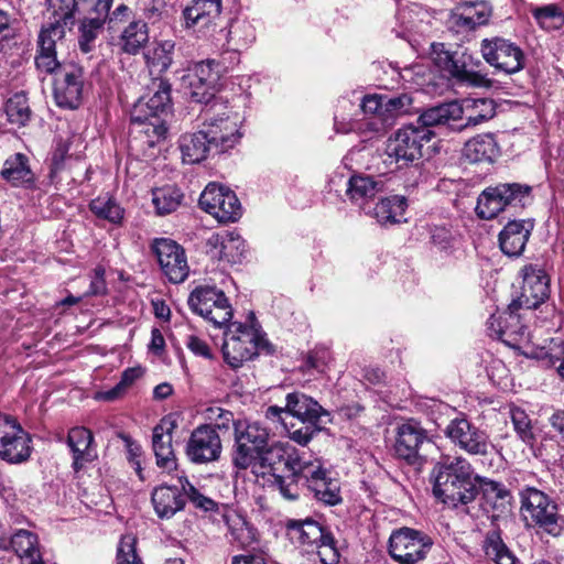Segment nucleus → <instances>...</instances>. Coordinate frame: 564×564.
I'll list each match as a JSON object with an SVG mask.
<instances>
[{
  "label": "nucleus",
  "mask_w": 564,
  "mask_h": 564,
  "mask_svg": "<svg viewBox=\"0 0 564 564\" xmlns=\"http://www.w3.org/2000/svg\"><path fill=\"white\" fill-rule=\"evenodd\" d=\"M209 419L214 421L212 427H215L216 432H229L230 429L235 431V424L238 420H235L234 413L220 408L209 409Z\"/></svg>",
  "instance_id": "obj_61"
},
{
  "label": "nucleus",
  "mask_w": 564,
  "mask_h": 564,
  "mask_svg": "<svg viewBox=\"0 0 564 564\" xmlns=\"http://www.w3.org/2000/svg\"><path fill=\"white\" fill-rule=\"evenodd\" d=\"M178 482L182 484V489L185 496L196 508L204 511H212L217 507V503L200 494L185 477H180Z\"/></svg>",
  "instance_id": "obj_58"
},
{
  "label": "nucleus",
  "mask_w": 564,
  "mask_h": 564,
  "mask_svg": "<svg viewBox=\"0 0 564 564\" xmlns=\"http://www.w3.org/2000/svg\"><path fill=\"white\" fill-rule=\"evenodd\" d=\"M510 417L513 424L514 431L519 437L527 444H532L534 441V434L531 425V420L524 410L520 408H512L510 410Z\"/></svg>",
  "instance_id": "obj_53"
},
{
  "label": "nucleus",
  "mask_w": 564,
  "mask_h": 564,
  "mask_svg": "<svg viewBox=\"0 0 564 564\" xmlns=\"http://www.w3.org/2000/svg\"><path fill=\"white\" fill-rule=\"evenodd\" d=\"M431 243L438 250L447 252L453 245V235L445 226H433L430 228Z\"/></svg>",
  "instance_id": "obj_64"
},
{
  "label": "nucleus",
  "mask_w": 564,
  "mask_h": 564,
  "mask_svg": "<svg viewBox=\"0 0 564 564\" xmlns=\"http://www.w3.org/2000/svg\"><path fill=\"white\" fill-rule=\"evenodd\" d=\"M317 500L328 506L338 505L341 501L339 484L335 479H330L327 475L317 481H313L311 489Z\"/></svg>",
  "instance_id": "obj_49"
},
{
  "label": "nucleus",
  "mask_w": 564,
  "mask_h": 564,
  "mask_svg": "<svg viewBox=\"0 0 564 564\" xmlns=\"http://www.w3.org/2000/svg\"><path fill=\"white\" fill-rule=\"evenodd\" d=\"M431 546L432 540L426 534L410 528L393 531L389 539V553L401 564L424 560Z\"/></svg>",
  "instance_id": "obj_11"
},
{
  "label": "nucleus",
  "mask_w": 564,
  "mask_h": 564,
  "mask_svg": "<svg viewBox=\"0 0 564 564\" xmlns=\"http://www.w3.org/2000/svg\"><path fill=\"white\" fill-rule=\"evenodd\" d=\"M223 451L220 434L212 425L197 426L186 445V455L195 464L218 460Z\"/></svg>",
  "instance_id": "obj_21"
},
{
  "label": "nucleus",
  "mask_w": 564,
  "mask_h": 564,
  "mask_svg": "<svg viewBox=\"0 0 564 564\" xmlns=\"http://www.w3.org/2000/svg\"><path fill=\"white\" fill-rule=\"evenodd\" d=\"M215 61H202L189 67L181 85L192 101L208 105L219 88L220 72Z\"/></svg>",
  "instance_id": "obj_9"
},
{
  "label": "nucleus",
  "mask_w": 564,
  "mask_h": 564,
  "mask_svg": "<svg viewBox=\"0 0 564 564\" xmlns=\"http://www.w3.org/2000/svg\"><path fill=\"white\" fill-rule=\"evenodd\" d=\"M481 54L488 64L506 74H514L524 68L523 51L509 40L502 37L484 40Z\"/></svg>",
  "instance_id": "obj_15"
},
{
  "label": "nucleus",
  "mask_w": 564,
  "mask_h": 564,
  "mask_svg": "<svg viewBox=\"0 0 564 564\" xmlns=\"http://www.w3.org/2000/svg\"><path fill=\"white\" fill-rule=\"evenodd\" d=\"M478 495L484 503L497 512V517L508 513L512 505V495L507 486L485 476H475Z\"/></svg>",
  "instance_id": "obj_26"
},
{
  "label": "nucleus",
  "mask_w": 564,
  "mask_h": 564,
  "mask_svg": "<svg viewBox=\"0 0 564 564\" xmlns=\"http://www.w3.org/2000/svg\"><path fill=\"white\" fill-rule=\"evenodd\" d=\"M221 0H194L183 10L186 28L206 29L219 18Z\"/></svg>",
  "instance_id": "obj_31"
},
{
  "label": "nucleus",
  "mask_w": 564,
  "mask_h": 564,
  "mask_svg": "<svg viewBox=\"0 0 564 564\" xmlns=\"http://www.w3.org/2000/svg\"><path fill=\"white\" fill-rule=\"evenodd\" d=\"M520 274L522 276L520 295L509 305L512 313L520 308H536L549 297L550 293L549 278L538 264L524 265Z\"/></svg>",
  "instance_id": "obj_14"
},
{
  "label": "nucleus",
  "mask_w": 564,
  "mask_h": 564,
  "mask_svg": "<svg viewBox=\"0 0 564 564\" xmlns=\"http://www.w3.org/2000/svg\"><path fill=\"white\" fill-rule=\"evenodd\" d=\"M159 264L173 283L183 282L188 275V264L185 251L177 242L167 238L155 239L152 246Z\"/></svg>",
  "instance_id": "obj_20"
},
{
  "label": "nucleus",
  "mask_w": 564,
  "mask_h": 564,
  "mask_svg": "<svg viewBox=\"0 0 564 564\" xmlns=\"http://www.w3.org/2000/svg\"><path fill=\"white\" fill-rule=\"evenodd\" d=\"M138 124L141 129L140 133H143L147 138V143L149 147H154L158 142L165 138L167 132V128L164 123L163 119L150 118L144 122H133Z\"/></svg>",
  "instance_id": "obj_54"
},
{
  "label": "nucleus",
  "mask_w": 564,
  "mask_h": 564,
  "mask_svg": "<svg viewBox=\"0 0 564 564\" xmlns=\"http://www.w3.org/2000/svg\"><path fill=\"white\" fill-rule=\"evenodd\" d=\"M171 109V85L159 80L158 89L148 98H140L132 110V122H144L150 118L163 119Z\"/></svg>",
  "instance_id": "obj_22"
},
{
  "label": "nucleus",
  "mask_w": 564,
  "mask_h": 564,
  "mask_svg": "<svg viewBox=\"0 0 564 564\" xmlns=\"http://www.w3.org/2000/svg\"><path fill=\"white\" fill-rule=\"evenodd\" d=\"M74 25H65L64 21L58 19L48 18V21L43 25L39 35V47L48 52L50 50L56 51V44L65 37L66 31L72 30Z\"/></svg>",
  "instance_id": "obj_46"
},
{
  "label": "nucleus",
  "mask_w": 564,
  "mask_h": 564,
  "mask_svg": "<svg viewBox=\"0 0 564 564\" xmlns=\"http://www.w3.org/2000/svg\"><path fill=\"white\" fill-rule=\"evenodd\" d=\"M207 253L219 261L238 263L246 251L242 237L234 231L213 234L206 242Z\"/></svg>",
  "instance_id": "obj_24"
},
{
  "label": "nucleus",
  "mask_w": 564,
  "mask_h": 564,
  "mask_svg": "<svg viewBox=\"0 0 564 564\" xmlns=\"http://www.w3.org/2000/svg\"><path fill=\"white\" fill-rule=\"evenodd\" d=\"M491 14V8L486 1H477L470 6H466L462 14L466 24L478 26L486 24Z\"/></svg>",
  "instance_id": "obj_56"
},
{
  "label": "nucleus",
  "mask_w": 564,
  "mask_h": 564,
  "mask_svg": "<svg viewBox=\"0 0 564 564\" xmlns=\"http://www.w3.org/2000/svg\"><path fill=\"white\" fill-rule=\"evenodd\" d=\"M521 511L530 525L557 536L564 529V518L557 512L556 503L543 491L527 487L520 492Z\"/></svg>",
  "instance_id": "obj_6"
},
{
  "label": "nucleus",
  "mask_w": 564,
  "mask_h": 564,
  "mask_svg": "<svg viewBox=\"0 0 564 564\" xmlns=\"http://www.w3.org/2000/svg\"><path fill=\"white\" fill-rule=\"evenodd\" d=\"M191 311L216 328H223L231 321L234 311L225 293L214 286H197L188 296Z\"/></svg>",
  "instance_id": "obj_8"
},
{
  "label": "nucleus",
  "mask_w": 564,
  "mask_h": 564,
  "mask_svg": "<svg viewBox=\"0 0 564 564\" xmlns=\"http://www.w3.org/2000/svg\"><path fill=\"white\" fill-rule=\"evenodd\" d=\"M263 344L264 339L253 326L239 322L227 324L223 344L225 361L232 368H239L257 356Z\"/></svg>",
  "instance_id": "obj_7"
},
{
  "label": "nucleus",
  "mask_w": 564,
  "mask_h": 564,
  "mask_svg": "<svg viewBox=\"0 0 564 564\" xmlns=\"http://www.w3.org/2000/svg\"><path fill=\"white\" fill-rule=\"evenodd\" d=\"M1 176L13 186L31 184L34 181L29 159L22 153H15L4 161Z\"/></svg>",
  "instance_id": "obj_38"
},
{
  "label": "nucleus",
  "mask_w": 564,
  "mask_h": 564,
  "mask_svg": "<svg viewBox=\"0 0 564 564\" xmlns=\"http://www.w3.org/2000/svg\"><path fill=\"white\" fill-rule=\"evenodd\" d=\"M406 199L404 196L393 195L382 198L372 209V217L383 226L394 225L400 221L406 209Z\"/></svg>",
  "instance_id": "obj_39"
},
{
  "label": "nucleus",
  "mask_w": 564,
  "mask_h": 564,
  "mask_svg": "<svg viewBox=\"0 0 564 564\" xmlns=\"http://www.w3.org/2000/svg\"><path fill=\"white\" fill-rule=\"evenodd\" d=\"M431 58L434 64L458 83L473 87H490L491 79L479 72L468 68L467 56L465 53L451 52L446 50L443 43H433Z\"/></svg>",
  "instance_id": "obj_10"
},
{
  "label": "nucleus",
  "mask_w": 564,
  "mask_h": 564,
  "mask_svg": "<svg viewBox=\"0 0 564 564\" xmlns=\"http://www.w3.org/2000/svg\"><path fill=\"white\" fill-rule=\"evenodd\" d=\"M79 37L78 45L83 53H89L93 50V44L101 31L105 22H95L88 20H79Z\"/></svg>",
  "instance_id": "obj_55"
},
{
  "label": "nucleus",
  "mask_w": 564,
  "mask_h": 564,
  "mask_svg": "<svg viewBox=\"0 0 564 564\" xmlns=\"http://www.w3.org/2000/svg\"><path fill=\"white\" fill-rule=\"evenodd\" d=\"M444 434L455 446L469 455L485 456L488 454L489 436L465 417L452 420L445 427Z\"/></svg>",
  "instance_id": "obj_17"
},
{
  "label": "nucleus",
  "mask_w": 564,
  "mask_h": 564,
  "mask_svg": "<svg viewBox=\"0 0 564 564\" xmlns=\"http://www.w3.org/2000/svg\"><path fill=\"white\" fill-rule=\"evenodd\" d=\"M149 42V29L142 20L131 21L121 32L120 45L124 53L135 55Z\"/></svg>",
  "instance_id": "obj_40"
},
{
  "label": "nucleus",
  "mask_w": 564,
  "mask_h": 564,
  "mask_svg": "<svg viewBox=\"0 0 564 564\" xmlns=\"http://www.w3.org/2000/svg\"><path fill=\"white\" fill-rule=\"evenodd\" d=\"M434 495L451 508L466 509L478 496L471 464L462 456H445L433 468Z\"/></svg>",
  "instance_id": "obj_2"
},
{
  "label": "nucleus",
  "mask_w": 564,
  "mask_h": 564,
  "mask_svg": "<svg viewBox=\"0 0 564 564\" xmlns=\"http://www.w3.org/2000/svg\"><path fill=\"white\" fill-rule=\"evenodd\" d=\"M199 206L220 223L236 221L242 214L241 204L230 188L209 183L199 197Z\"/></svg>",
  "instance_id": "obj_12"
},
{
  "label": "nucleus",
  "mask_w": 564,
  "mask_h": 564,
  "mask_svg": "<svg viewBox=\"0 0 564 564\" xmlns=\"http://www.w3.org/2000/svg\"><path fill=\"white\" fill-rule=\"evenodd\" d=\"M31 438L11 416L0 414V458L10 464L26 462L31 456Z\"/></svg>",
  "instance_id": "obj_13"
},
{
  "label": "nucleus",
  "mask_w": 564,
  "mask_h": 564,
  "mask_svg": "<svg viewBox=\"0 0 564 564\" xmlns=\"http://www.w3.org/2000/svg\"><path fill=\"white\" fill-rule=\"evenodd\" d=\"M533 17L544 30H558L564 25V12L556 4L534 9Z\"/></svg>",
  "instance_id": "obj_50"
},
{
  "label": "nucleus",
  "mask_w": 564,
  "mask_h": 564,
  "mask_svg": "<svg viewBox=\"0 0 564 564\" xmlns=\"http://www.w3.org/2000/svg\"><path fill=\"white\" fill-rule=\"evenodd\" d=\"M314 547H316L317 554L323 564L338 563L339 553L335 546V540L329 532H326L323 540L318 541Z\"/></svg>",
  "instance_id": "obj_60"
},
{
  "label": "nucleus",
  "mask_w": 564,
  "mask_h": 564,
  "mask_svg": "<svg viewBox=\"0 0 564 564\" xmlns=\"http://www.w3.org/2000/svg\"><path fill=\"white\" fill-rule=\"evenodd\" d=\"M286 534L293 543L314 546L327 532L317 521L290 519L285 523Z\"/></svg>",
  "instance_id": "obj_32"
},
{
  "label": "nucleus",
  "mask_w": 564,
  "mask_h": 564,
  "mask_svg": "<svg viewBox=\"0 0 564 564\" xmlns=\"http://www.w3.org/2000/svg\"><path fill=\"white\" fill-rule=\"evenodd\" d=\"M112 0H77L76 17L78 20L106 22Z\"/></svg>",
  "instance_id": "obj_45"
},
{
  "label": "nucleus",
  "mask_w": 564,
  "mask_h": 564,
  "mask_svg": "<svg viewBox=\"0 0 564 564\" xmlns=\"http://www.w3.org/2000/svg\"><path fill=\"white\" fill-rule=\"evenodd\" d=\"M151 501L160 519H171L183 510L186 503L182 484L161 485L152 491Z\"/></svg>",
  "instance_id": "obj_28"
},
{
  "label": "nucleus",
  "mask_w": 564,
  "mask_h": 564,
  "mask_svg": "<svg viewBox=\"0 0 564 564\" xmlns=\"http://www.w3.org/2000/svg\"><path fill=\"white\" fill-rule=\"evenodd\" d=\"M323 414H326L324 409L311 397L301 393L292 392L285 398V406L271 405L265 411V417L279 419L284 425L283 415H291L302 422H319Z\"/></svg>",
  "instance_id": "obj_19"
},
{
  "label": "nucleus",
  "mask_w": 564,
  "mask_h": 564,
  "mask_svg": "<svg viewBox=\"0 0 564 564\" xmlns=\"http://www.w3.org/2000/svg\"><path fill=\"white\" fill-rule=\"evenodd\" d=\"M462 109L460 118L445 123L452 130L462 131L467 127H475L482 123L495 116V105L490 99H466L463 104L455 101Z\"/></svg>",
  "instance_id": "obj_27"
},
{
  "label": "nucleus",
  "mask_w": 564,
  "mask_h": 564,
  "mask_svg": "<svg viewBox=\"0 0 564 564\" xmlns=\"http://www.w3.org/2000/svg\"><path fill=\"white\" fill-rule=\"evenodd\" d=\"M228 527L229 540L240 547H248L256 541L254 529L237 514H224Z\"/></svg>",
  "instance_id": "obj_42"
},
{
  "label": "nucleus",
  "mask_w": 564,
  "mask_h": 564,
  "mask_svg": "<svg viewBox=\"0 0 564 564\" xmlns=\"http://www.w3.org/2000/svg\"><path fill=\"white\" fill-rule=\"evenodd\" d=\"M273 486L276 487L281 496L288 500H295L300 496L299 482L300 480L290 473L288 476L273 475Z\"/></svg>",
  "instance_id": "obj_59"
},
{
  "label": "nucleus",
  "mask_w": 564,
  "mask_h": 564,
  "mask_svg": "<svg viewBox=\"0 0 564 564\" xmlns=\"http://www.w3.org/2000/svg\"><path fill=\"white\" fill-rule=\"evenodd\" d=\"M412 104V98L406 94H401L394 97L384 96V115L388 117H395L405 113Z\"/></svg>",
  "instance_id": "obj_63"
},
{
  "label": "nucleus",
  "mask_w": 564,
  "mask_h": 564,
  "mask_svg": "<svg viewBox=\"0 0 564 564\" xmlns=\"http://www.w3.org/2000/svg\"><path fill=\"white\" fill-rule=\"evenodd\" d=\"M318 423L319 422H302L300 427H295V425L292 424L291 429L288 430L289 436L292 441L304 446L308 444L314 434L321 430Z\"/></svg>",
  "instance_id": "obj_62"
},
{
  "label": "nucleus",
  "mask_w": 564,
  "mask_h": 564,
  "mask_svg": "<svg viewBox=\"0 0 564 564\" xmlns=\"http://www.w3.org/2000/svg\"><path fill=\"white\" fill-rule=\"evenodd\" d=\"M21 564H45L39 546L37 535L29 530L18 529L11 535V545Z\"/></svg>",
  "instance_id": "obj_33"
},
{
  "label": "nucleus",
  "mask_w": 564,
  "mask_h": 564,
  "mask_svg": "<svg viewBox=\"0 0 564 564\" xmlns=\"http://www.w3.org/2000/svg\"><path fill=\"white\" fill-rule=\"evenodd\" d=\"M51 15L64 21L65 25H75L77 0H46Z\"/></svg>",
  "instance_id": "obj_52"
},
{
  "label": "nucleus",
  "mask_w": 564,
  "mask_h": 564,
  "mask_svg": "<svg viewBox=\"0 0 564 564\" xmlns=\"http://www.w3.org/2000/svg\"><path fill=\"white\" fill-rule=\"evenodd\" d=\"M137 538L126 534L121 538L117 550V564H143L137 555Z\"/></svg>",
  "instance_id": "obj_57"
},
{
  "label": "nucleus",
  "mask_w": 564,
  "mask_h": 564,
  "mask_svg": "<svg viewBox=\"0 0 564 564\" xmlns=\"http://www.w3.org/2000/svg\"><path fill=\"white\" fill-rule=\"evenodd\" d=\"M431 443L425 429L415 421H408L397 427L393 451L409 465L420 466L423 463L422 449Z\"/></svg>",
  "instance_id": "obj_16"
},
{
  "label": "nucleus",
  "mask_w": 564,
  "mask_h": 564,
  "mask_svg": "<svg viewBox=\"0 0 564 564\" xmlns=\"http://www.w3.org/2000/svg\"><path fill=\"white\" fill-rule=\"evenodd\" d=\"M532 200L531 186L520 183H501L481 192L475 210L479 218L492 219L508 208L522 209Z\"/></svg>",
  "instance_id": "obj_4"
},
{
  "label": "nucleus",
  "mask_w": 564,
  "mask_h": 564,
  "mask_svg": "<svg viewBox=\"0 0 564 564\" xmlns=\"http://www.w3.org/2000/svg\"><path fill=\"white\" fill-rule=\"evenodd\" d=\"M499 153L492 134H478L465 143L463 154L471 163L492 162Z\"/></svg>",
  "instance_id": "obj_35"
},
{
  "label": "nucleus",
  "mask_w": 564,
  "mask_h": 564,
  "mask_svg": "<svg viewBox=\"0 0 564 564\" xmlns=\"http://www.w3.org/2000/svg\"><path fill=\"white\" fill-rule=\"evenodd\" d=\"M270 440L268 427L256 421L238 420L235 424L232 464L238 469L256 467L259 455Z\"/></svg>",
  "instance_id": "obj_5"
},
{
  "label": "nucleus",
  "mask_w": 564,
  "mask_h": 564,
  "mask_svg": "<svg viewBox=\"0 0 564 564\" xmlns=\"http://www.w3.org/2000/svg\"><path fill=\"white\" fill-rule=\"evenodd\" d=\"M534 229L533 219H514L508 221L499 234V247L501 251L510 257H520Z\"/></svg>",
  "instance_id": "obj_23"
},
{
  "label": "nucleus",
  "mask_w": 564,
  "mask_h": 564,
  "mask_svg": "<svg viewBox=\"0 0 564 564\" xmlns=\"http://www.w3.org/2000/svg\"><path fill=\"white\" fill-rule=\"evenodd\" d=\"M89 209L98 218L112 224H119L123 218V209L115 199L107 196H99L93 199L89 204Z\"/></svg>",
  "instance_id": "obj_48"
},
{
  "label": "nucleus",
  "mask_w": 564,
  "mask_h": 564,
  "mask_svg": "<svg viewBox=\"0 0 564 564\" xmlns=\"http://www.w3.org/2000/svg\"><path fill=\"white\" fill-rule=\"evenodd\" d=\"M174 424L170 421H161L153 429L152 447L160 468L171 471L176 467V460L172 447V432Z\"/></svg>",
  "instance_id": "obj_29"
},
{
  "label": "nucleus",
  "mask_w": 564,
  "mask_h": 564,
  "mask_svg": "<svg viewBox=\"0 0 564 564\" xmlns=\"http://www.w3.org/2000/svg\"><path fill=\"white\" fill-rule=\"evenodd\" d=\"M180 150L184 163L194 164L205 160L214 145L204 133L203 129L195 133H186L180 138Z\"/></svg>",
  "instance_id": "obj_34"
},
{
  "label": "nucleus",
  "mask_w": 564,
  "mask_h": 564,
  "mask_svg": "<svg viewBox=\"0 0 564 564\" xmlns=\"http://www.w3.org/2000/svg\"><path fill=\"white\" fill-rule=\"evenodd\" d=\"M203 131L214 145L215 153H225L240 141L241 116L226 102L214 100L202 112Z\"/></svg>",
  "instance_id": "obj_3"
},
{
  "label": "nucleus",
  "mask_w": 564,
  "mask_h": 564,
  "mask_svg": "<svg viewBox=\"0 0 564 564\" xmlns=\"http://www.w3.org/2000/svg\"><path fill=\"white\" fill-rule=\"evenodd\" d=\"M183 199L180 188L165 185L152 191V203L159 215H167L177 209Z\"/></svg>",
  "instance_id": "obj_43"
},
{
  "label": "nucleus",
  "mask_w": 564,
  "mask_h": 564,
  "mask_svg": "<svg viewBox=\"0 0 564 564\" xmlns=\"http://www.w3.org/2000/svg\"><path fill=\"white\" fill-rule=\"evenodd\" d=\"M8 121L17 127H24L31 119L32 111L24 93H17L10 97L4 106Z\"/></svg>",
  "instance_id": "obj_44"
},
{
  "label": "nucleus",
  "mask_w": 564,
  "mask_h": 564,
  "mask_svg": "<svg viewBox=\"0 0 564 564\" xmlns=\"http://www.w3.org/2000/svg\"><path fill=\"white\" fill-rule=\"evenodd\" d=\"M142 375L143 371L140 367L126 369L121 375L120 381L113 388L98 393V399L113 401L122 397Z\"/></svg>",
  "instance_id": "obj_51"
},
{
  "label": "nucleus",
  "mask_w": 564,
  "mask_h": 564,
  "mask_svg": "<svg viewBox=\"0 0 564 564\" xmlns=\"http://www.w3.org/2000/svg\"><path fill=\"white\" fill-rule=\"evenodd\" d=\"M463 109L456 102H446L424 110L415 123L399 129L389 140L387 153L397 163L408 164L424 154V147L435 137L433 128L460 118Z\"/></svg>",
  "instance_id": "obj_1"
},
{
  "label": "nucleus",
  "mask_w": 564,
  "mask_h": 564,
  "mask_svg": "<svg viewBox=\"0 0 564 564\" xmlns=\"http://www.w3.org/2000/svg\"><path fill=\"white\" fill-rule=\"evenodd\" d=\"M175 42L163 40L155 42L144 52L145 65L151 74L160 75L166 72L173 63Z\"/></svg>",
  "instance_id": "obj_36"
},
{
  "label": "nucleus",
  "mask_w": 564,
  "mask_h": 564,
  "mask_svg": "<svg viewBox=\"0 0 564 564\" xmlns=\"http://www.w3.org/2000/svg\"><path fill=\"white\" fill-rule=\"evenodd\" d=\"M84 72L76 64H63L55 74L54 98L57 106L76 109L83 99Z\"/></svg>",
  "instance_id": "obj_18"
},
{
  "label": "nucleus",
  "mask_w": 564,
  "mask_h": 564,
  "mask_svg": "<svg viewBox=\"0 0 564 564\" xmlns=\"http://www.w3.org/2000/svg\"><path fill=\"white\" fill-rule=\"evenodd\" d=\"M482 550L487 558L496 564H516L517 562L512 552L502 541L500 532L496 529L487 532L482 543Z\"/></svg>",
  "instance_id": "obj_41"
},
{
  "label": "nucleus",
  "mask_w": 564,
  "mask_h": 564,
  "mask_svg": "<svg viewBox=\"0 0 564 564\" xmlns=\"http://www.w3.org/2000/svg\"><path fill=\"white\" fill-rule=\"evenodd\" d=\"M295 455L296 451L291 447L289 443H268L265 449H263V452L259 455L257 465L272 468L275 464L284 462V466L286 467L289 457H295Z\"/></svg>",
  "instance_id": "obj_47"
},
{
  "label": "nucleus",
  "mask_w": 564,
  "mask_h": 564,
  "mask_svg": "<svg viewBox=\"0 0 564 564\" xmlns=\"http://www.w3.org/2000/svg\"><path fill=\"white\" fill-rule=\"evenodd\" d=\"M286 470L294 473L297 479L303 481L308 489H311L313 481L321 480L327 475L319 459H304L297 453L295 457H289Z\"/></svg>",
  "instance_id": "obj_37"
},
{
  "label": "nucleus",
  "mask_w": 564,
  "mask_h": 564,
  "mask_svg": "<svg viewBox=\"0 0 564 564\" xmlns=\"http://www.w3.org/2000/svg\"><path fill=\"white\" fill-rule=\"evenodd\" d=\"M72 455V467L75 471H79L88 463L97 458L94 435L90 430L84 426H74L68 431L66 441Z\"/></svg>",
  "instance_id": "obj_25"
},
{
  "label": "nucleus",
  "mask_w": 564,
  "mask_h": 564,
  "mask_svg": "<svg viewBox=\"0 0 564 564\" xmlns=\"http://www.w3.org/2000/svg\"><path fill=\"white\" fill-rule=\"evenodd\" d=\"M383 189L384 182L380 177L354 174L347 182L346 194L352 204L364 209L366 204Z\"/></svg>",
  "instance_id": "obj_30"
}]
</instances>
